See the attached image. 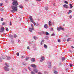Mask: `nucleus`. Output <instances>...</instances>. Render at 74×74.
Wrapping results in <instances>:
<instances>
[{"mask_svg":"<svg viewBox=\"0 0 74 74\" xmlns=\"http://www.w3.org/2000/svg\"><path fill=\"white\" fill-rule=\"evenodd\" d=\"M13 1L12 3V8L13 10H11L10 11L12 12L15 13V12L18 11L17 9V5H18V3L17 2V1L15 0H12Z\"/></svg>","mask_w":74,"mask_h":74,"instance_id":"obj_1","label":"nucleus"},{"mask_svg":"<svg viewBox=\"0 0 74 74\" xmlns=\"http://www.w3.org/2000/svg\"><path fill=\"white\" fill-rule=\"evenodd\" d=\"M5 65L7 66H5L4 67V69L5 71H9V69H8V67H9V65L8 64H7V63H5Z\"/></svg>","mask_w":74,"mask_h":74,"instance_id":"obj_2","label":"nucleus"},{"mask_svg":"<svg viewBox=\"0 0 74 74\" xmlns=\"http://www.w3.org/2000/svg\"><path fill=\"white\" fill-rule=\"evenodd\" d=\"M31 27H30L29 28V32H32L33 30H34V28H33V26L32 24H31Z\"/></svg>","mask_w":74,"mask_h":74,"instance_id":"obj_3","label":"nucleus"},{"mask_svg":"<svg viewBox=\"0 0 74 74\" xmlns=\"http://www.w3.org/2000/svg\"><path fill=\"white\" fill-rule=\"evenodd\" d=\"M4 31V27H2L0 29V33H3Z\"/></svg>","mask_w":74,"mask_h":74,"instance_id":"obj_4","label":"nucleus"},{"mask_svg":"<svg viewBox=\"0 0 74 74\" xmlns=\"http://www.w3.org/2000/svg\"><path fill=\"white\" fill-rule=\"evenodd\" d=\"M47 64L48 65V68H50L51 67V62H47Z\"/></svg>","mask_w":74,"mask_h":74,"instance_id":"obj_5","label":"nucleus"},{"mask_svg":"<svg viewBox=\"0 0 74 74\" xmlns=\"http://www.w3.org/2000/svg\"><path fill=\"white\" fill-rule=\"evenodd\" d=\"M31 66L32 67H33V68H36L37 67L36 65L34 64H31Z\"/></svg>","mask_w":74,"mask_h":74,"instance_id":"obj_6","label":"nucleus"},{"mask_svg":"<svg viewBox=\"0 0 74 74\" xmlns=\"http://www.w3.org/2000/svg\"><path fill=\"white\" fill-rule=\"evenodd\" d=\"M29 19L30 21H31V22H32V23H33V18H32V16H30L29 17Z\"/></svg>","mask_w":74,"mask_h":74,"instance_id":"obj_7","label":"nucleus"},{"mask_svg":"<svg viewBox=\"0 0 74 74\" xmlns=\"http://www.w3.org/2000/svg\"><path fill=\"white\" fill-rule=\"evenodd\" d=\"M9 37L10 38H11L12 39L14 38V36L12 35H9Z\"/></svg>","mask_w":74,"mask_h":74,"instance_id":"obj_8","label":"nucleus"},{"mask_svg":"<svg viewBox=\"0 0 74 74\" xmlns=\"http://www.w3.org/2000/svg\"><path fill=\"white\" fill-rule=\"evenodd\" d=\"M63 6L64 7V8H67L68 7H69V6H68V5L66 4L64 5Z\"/></svg>","mask_w":74,"mask_h":74,"instance_id":"obj_9","label":"nucleus"},{"mask_svg":"<svg viewBox=\"0 0 74 74\" xmlns=\"http://www.w3.org/2000/svg\"><path fill=\"white\" fill-rule=\"evenodd\" d=\"M49 26H52V23H51V21H49Z\"/></svg>","mask_w":74,"mask_h":74,"instance_id":"obj_10","label":"nucleus"},{"mask_svg":"<svg viewBox=\"0 0 74 74\" xmlns=\"http://www.w3.org/2000/svg\"><path fill=\"white\" fill-rule=\"evenodd\" d=\"M34 71L35 73H37V72H38V70L36 69H34Z\"/></svg>","mask_w":74,"mask_h":74,"instance_id":"obj_11","label":"nucleus"},{"mask_svg":"<svg viewBox=\"0 0 74 74\" xmlns=\"http://www.w3.org/2000/svg\"><path fill=\"white\" fill-rule=\"evenodd\" d=\"M35 58H33L31 59V61L32 62H35Z\"/></svg>","mask_w":74,"mask_h":74,"instance_id":"obj_12","label":"nucleus"},{"mask_svg":"<svg viewBox=\"0 0 74 74\" xmlns=\"http://www.w3.org/2000/svg\"><path fill=\"white\" fill-rule=\"evenodd\" d=\"M44 27L46 29H47V28H48V25H47V24H45L44 25Z\"/></svg>","mask_w":74,"mask_h":74,"instance_id":"obj_13","label":"nucleus"},{"mask_svg":"<svg viewBox=\"0 0 74 74\" xmlns=\"http://www.w3.org/2000/svg\"><path fill=\"white\" fill-rule=\"evenodd\" d=\"M11 42L12 44H14V39H12L11 40Z\"/></svg>","mask_w":74,"mask_h":74,"instance_id":"obj_14","label":"nucleus"},{"mask_svg":"<svg viewBox=\"0 0 74 74\" xmlns=\"http://www.w3.org/2000/svg\"><path fill=\"white\" fill-rule=\"evenodd\" d=\"M30 57H26L25 58V60L26 61H27L28 60H29V58Z\"/></svg>","mask_w":74,"mask_h":74,"instance_id":"obj_15","label":"nucleus"},{"mask_svg":"<svg viewBox=\"0 0 74 74\" xmlns=\"http://www.w3.org/2000/svg\"><path fill=\"white\" fill-rule=\"evenodd\" d=\"M44 40H42L41 42V43H40L41 45H42L43 44H44Z\"/></svg>","mask_w":74,"mask_h":74,"instance_id":"obj_16","label":"nucleus"},{"mask_svg":"<svg viewBox=\"0 0 74 74\" xmlns=\"http://www.w3.org/2000/svg\"><path fill=\"white\" fill-rule=\"evenodd\" d=\"M69 5H70V8L71 9L72 8L73 6V5H72V4H69Z\"/></svg>","mask_w":74,"mask_h":74,"instance_id":"obj_17","label":"nucleus"},{"mask_svg":"<svg viewBox=\"0 0 74 74\" xmlns=\"http://www.w3.org/2000/svg\"><path fill=\"white\" fill-rule=\"evenodd\" d=\"M44 47L45 48H46V49H47V48H48V46H47V45H45V44L44 45Z\"/></svg>","mask_w":74,"mask_h":74,"instance_id":"obj_18","label":"nucleus"},{"mask_svg":"<svg viewBox=\"0 0 74 74\" xmlns=\"http://www.w3.org/2000/svg\"><path fill=\"white\" fill-rule=\"evenodd\" d=\"M60 28H59L58 27H57V30H58V32H60Z\"/></svg>","mask_w":74,"mask_h":74,"instance_id":"obj_19","label":"nucleus"},{"mask_svg":"<svg viewBox=\"0 0 74 74\" xmlns=\"http://www.w3.org/2000/svg\"><path fill=\"white\" fill-rule=\"evenodd\" d=\"M19 8H23V6H22L21 5H20L19 6Z\"/></svg>","mask_w":74,"mask_h":74,"instance_id":"obj_20","label":"nucleus"},{"mask_svg":"<svg viewBox=\"0 0 74 74\" xmlns=\"http://www.w3.org/2000/svg\"><path fill=\"white\" fill-rule=\"evenodd\" d=\"M54 74H58V72L56 71H54Z\"/></svg>","mask_w":74,"mask_h":74,"instance_id":"obj_21","label":"nucleus"},{"mask_svg":"<svg viewBox=\"0 0 74 74\" xmlns=\"http://www.w3.org/2000/svg\"><path fill=\"white\" fill-rule=\"evenodd\" d=\"M46 34L47 36H49V33L48 32H46Z\"/></svg>","mask_w":74,"mask_h":74,"instance_id":"obj_22","label":"nucleus"},{"mask_svg":"<svg viewBox=\"0 0 74 74\" xmlns=\"http://www.w3.org/2000/svg\"><path fill=\"white\" fill-rule=\"evenodd\" d=\"M34 40H37L38 39V38L36 36H34Z\"/></svg>","mask_w":74,"mask_h":74,"instance_id":"obj_23","label":"nucleus"},{"mask_svg":"<svg viewBox=\"0 0 74 74\" xmlns=\"http://www.w3.org/2000/svg\"><path fill=\"white\" fill-rule=\"evenodd\" d=\"M60 29H61V30H63V31H64V28L62 27H60Z\"/></svg>","mask_w":74,"mask_h":74,"instance_id":"obj_24","label":"nucleus"},{"mask_svg":"<svg viewBox=\"0 0 74 74\" xmlns=\"http://www.w3.org/2000/svg\"><path fill=\"white\" fill-rule=\"evenodd\" d=\"M64 60H65V57H62V61H64Z\"/></svg>","mask_w":74,"mask_h":74,"instance_id":"obj_25","label":"nucleus"},{"mask_svg":"<svg viewBox=\"0 0 74 74\" xmlns=\"http://www.w3.org/2000/svg\"><path fill=\"white\" fill-rule=\"evenodd\" d=\"M7 60H10V59H11V58H10V57H8V56L7 57Z\"/></svg>","mask_w":74,"mask_h":74,"instance_id":"obj_26","label":"nucleus"},{"mask_svg":"<svg viewBox=\"0 0 74 74\" xmlns=\"http://www.w3.org/2000/svg\"><path fill=\"white\" fill-rule=\"evenodd\" d=\"M27 64L26 63H25V64L24 63H23V65H24V66H26Z\"/></svg>","mask_w":74,"mask_h":74,"instance_id":"obj_27","label":"nucleus"},{"mask_svg":"<svg viewBox=\"0 0 74 74\" xmlns=\"http://www.w3.org/2000/svg\"><path fill=\"white\" fill-rule=\"evenodd\" d=\"M14 38H16L17 37V36L16 34H14Z\"/></svg>","mask_w":74,"mask_h":74,"instance_id":"obj_28","label":"nucleus"},{"mask_svg":"<svg viewBox=\"0 0 74 74\" xmlns=\"http://www.w3.org/2000/svg\"><path fill=\"white\" fill-rule=\"evenodd\" d=\"M0 11H4V9L3 8H1L0 9Z\"/></svg>","mask_w":74,"mask_h":74,"instance_id":"obj_29","label":"nucleus"},{"mask_svg":"<svg viewBox=\"0 0 74 74\" xmlns=\"http://www.w3.org/2000/svg\"><path fill=\"white\" fill-rule=\"evenodd\" d=\"M28 69H29V70H30V71H32V69H31V68H30V67H28Z\"/></svg>","mask_w":74,"mask_h":74,"instance_id":"obj_30","label":"nucleus"},{"mask_svg":"<svg viewBox=\"0 0 74 74\" xmlns=\"http://www.w3.org/2000/svg\"><path fill=\"white\" fill-rule=\"evenodd\" d=\"M41 59L42 60H44V57H42Z\"/></svg>","mask_w":74,"mask_h":74,"instance_id":"obj_31","label":"nucleus"},{"mask_svg":"<svg viewBox=\"0 0 74 74\" xmlns=\"http://www.w3.org/2000/svg\"><path fill=\"white\" fill-rule=\"evenodd\" d=\"M5 30L7 32H8V28H6Z\"/></svg>","mask_w":74,"mask_h":74,"instance_id":"obj_32","label":"nucleus"},{"mask_svg":"<svg viewBox=\"0 0 74 74\" xmlns=\"http://www.w3.org/2000/svg\"><path fill=\"white\" fill-rule=\"evenodd\" d=\"M69 13H71V12H72V11L71 10H69Z\"/></svg>","mask_w":74,"mask_h":74,"instance_id":"obj_33","label":"nucleus"},{"mask_svg":"<svg viewBox=\"0 0 74 74\" xmlns=\"http://www.w3.org/2000/svg\"><path fill=\"white\" fill-rule=\"evenodd\" d=\"M32 74H35V73L33 72V71H31Z\"/></svg>","mask_w":74,"mask_h":74,"instance_id":"obj_34","label":"nucleus"},{"mask_svg":"<svg viewBox=\"0 0 74 74\" xmlns=\"http://www.w3.org/2000/svg\"><path fill=\"white\" fill-rule=\"evenodd\" d=\"M17 55L18 56H19V53H17Z\"/></svg>","mask_w":74,"mask_h":74,"instance_id":"obj_35","label":"nucleus"},{"mask_svg":"<svg viewBox=\"0 0 74 74\" xmlns=\"http://www.w3.org/2000/svg\"><path fill=\"white\" fill-rule=\"evenodd\" d=\"M33 23L34 26H36V23H35V22H33Z\"/></svg>","mask_w":74,"mask_h":74,"instance_id":"obj_36","label":"nucleus"},{"mask_svg":"<svg viewBox=\"0 0 74 74\" xmlns=\"http://www.w3.org/2000/svg\"><path fill=\"white\" fill-rule=\"evenodd\" d=\"M64 3L66 4H68V2L66 1H65Z\"/></svg>","mask_w":74,"mask_h":74,"instance_id":"obj_37","label":"nucleus"},{"mask_svg":"<svg viewBox=\"0 0 74 74\" xmlns=\"http://www.w3.org/2000/svg\"><path fill=\"white\" fill-rule=\"evenodd\" d=\"M55 36V34H51V36Z\"/></svg>","mask_w":74,"mask_h":74,"instance_id":"obj_38","label":"nucleus"},{"mask_svg":"<svg viewBox=\"0 0 74 74\" xmlns=\"http://www.w3.org/2000/svg\"><path fill=\"white\" fill-rule=\"evenodd\" d=\"M43 61H44V60H40V62H43Z\"/></svg>","mask_w":74,"mask_h":74,"instance_id":"obj_39","label":"nucleus"},{"mask_svg":"<svg viewBox=\"0 0 74 74\" xmlns=\"http://www.w3.org/2000/svg\"><path fill=\"white\" fill-rule=\"evenodd\" d=\"M46 32H42V33H43L44 34H46Z\"/></svg>","mask_w":74,"mask_h":74,"instance_id":"obj_40","label":"nucleus"},{"mask_svg":"<svg viewBox=\"0 0 74 74\" xmlns=\"http://www.w3.org/2000/svg\"><path fill=\"white\" fill-rule=\"evenodd\" d=\"M63 41H64V42L66 41V38H64V39H63Z\"/></svg>","mask_w":74,"mask_h":74,"instance_id":"obj_41","label":"nucleus"},{"mask_svg":"<svg viewBox=\"0 0 74 74\" xmlns=\"http://www.w3.org/2000/svg\"><path fill=\"white\" fill-rule=\"evenodd\" d=\"M45 8L46 10L47 11V10H48V8L46 7Z\"/></svg>","mask_w":74,"mask_h":74,"instance_id":"obj_42","label":"nucleus"},{"mask_svg":"<svg viewBox=\"0 0 74 74\" xmlns=\"http://www.w3.org/2000/svg\"><path fill=\"white\" fill-rule=\"evenodd\" d=\"M58 42H60V39H58Z\"/></svg>","mask_w":74,"mask_h":74,"instance_id":"obj_43","label":"nucleus"},{"mask_svg":"<svg viewBox=\"0 0 74 74\" xmlns=\"http://www.w3.org/2000/svg\"><path fill=\"white\" fill-rule=\"evenodd\" d=\"M1 21H3V18H1Z\"/></svg>","mask_w":74,"mask_h":74,"instance_id":"obj_44","label":"nucleus"},{"mask_svg":"<svg viewBox=\"0 0 74 74\" xmlns=\"http://www.w3.org/2000/svg\"><path fill=\"white\" fill-rule=\"evenodd\" d=\"M69 18L70 19H71V18H72V16L71 15L70 16Z\"/></svg>","mask_w":74,"mask_h":74,"instance_id":"obj_45","label":"nucleus"},{"mask_svg":"<svg viewBox=\"0 0 74 74\" xmlns=\"http://www.w3.org/2000/svg\"><path fill=\"white\" fill-rule=\"evenodd\" d=\"M5 23H4V22H3L2 23V25H5Z\"/></svg>","mask_w":74,"mask_h":74,"instance_id":"obj_46","label":"nucleus"},{"mask_svg":"<svg viewBox=\"0 0 74 74\" xmlns=\"http://www.w3.org/2000/svg\"><path fill=\"white\" fill-rule=\"evenodd\" d=\"M69 66L70 67H72V66H73V65H72V64H70Z\"/></svg>","mask_w":74,"mask_h":74,"instance_id":"obj_47","label":"nucleus"},{"mask_svg":"<svg viewBox=\"0 0 74 74\" xmlns=\"http://www.w3.org/2000/svg\"><path fill=\"white\" fill-rule=\"evenodd\" d=\"M3 3H2L1 4H0V6H2V5H3Z\"/></svg>","mask_w":74,"mask_h":74,"instance_id":"obj_48","label":"nucleus"},{"mask_svg":"<svg viewBox=\"0 0 74 74\" xmlns=\"http://www.w3.org/2000/svg\"><path fill=\"white\" fill-rule=\"evenodd\" d=\"M45 74H48V73L47 72L45 71Z\"/></svg>","mask_w":74,"mask_h":74,"instance_id":"obj_49","label":"nucleus"},{"mask_svg":"<svg viewBox=\"0 0 74 74\" xmlns=\"http://www.w3.org/2000/svg\"><path fill=\"white\" fill-rule=\"evenodd\" d=\"M39 24H38V23H37L36 24V26H39Z\"/></svg>","mask_w":74,"mask_h":74,"instance_id":"obj_50","label":"nucleus"},{"mask_svg":"<svg viewBox=\"0 0 74 74\" xmlns=\"http://www.w3.org/2000/svg\"><path fill=\"white\" fill-rule=\"evenodd\" d=\"M0 62H2V60H1V58L0 57Z\"/></svg>","mask_w":74,"mask_h":74,"instance_id":"obj_51","label":"nucleus"},{"mask_svg":"<svg viewBox=\"0 0 74 74\" xmlns=\"http://www.w3.org/2000/svg\"><path fill=\"white\" fill-rule=\"evenodd\" d=\"M67 41H70V39H69V38L67 40Z\"/></svg>","mask_w":74,"mask_h":74,"instance_id":"obj_52","label":"nucleus"},{"mask_svg":"<svg viewBox=\"0 0 74 74\" xmlns=\"http://www.w3.org/2000/svg\"><path fill=\"white\" fill-rule=\"evenodd\" d=\"M38 74H41V73L40 72H38Z\"/></svg>","mask_w":74,"mask_h":74,"instance_id":"obj_53","label":"nucleus"},{"mask_svg":"<svg viewBox=\"0 0 74 74\" xmlns=\"http://www.w3.org/2000/svg\"><path fill=\"white\" fill-rule=\"evenodd\" d=\"M27 48L29 49V47H27Z\"/></svg>","mask_w":74,"mask_h":74,"instance_id":"obj_54","label":"nucleus"},{"mask_svg":"<svg viewBox=\"0 0 74 74\" xmlns=\"http://www.w3.org/2000/svg\"><path fill=\"white\" fill-rule=\"evenodd\" d=\"M11 23V22H10V25H12Z\"/></svg>","mask_w":74,"mask_h":74,"instance_id":"obj_55","label":"nucleus"},{"mask_svg":"<svg viewBox=\"0 0 74 74\" xmlns=\"http://www.w3.org/2000/svg\"><path fill=\"white\" fill-rule=\"evenodd\" d=\"M36 1H41V0H36Z\"/></svg>","mask_w":74,"mask_h":74,"instance_id":"obj_56","label":"nucleus"},{"mask_svg":"<svg viewBox=\"0 0 74 74\" xmlns=\"http://www.w3.org/2000/svg\"><path fill=\"white\" fill-rule=\"evenodd\" d=\"M71 47L72 48H74V47H73V46H71Z\"/></svg>","mask_w":74,"mask_h":74,"instance_id":"obj_57","label":"nucleus"},{"mask_svg":"<svg viewBox=\"0 0 74 74\" xmlns=\"http://www.w3.org/2000/svg\"><path fill=\"white\" fill-rule=\"evenodd\" d=\"M18 42H21V41H20L19 40H18Z\"/></svg>","mask_w":74,"mask_h":74,"instance_id":"obj_58","label":"nucleus"},{"mask_svg":"<svg viewBox=\"0 0 74 74\" xmlns=\"http://www.w3.org/2000/svg\"><path fill=\"white\" fill-rule=\"evenodd\" d=\"M53 5H54V6L55 5V3H54L53 4Z\"/></svg>","mask_w":74,"mask_h":74,"instance_id":"obj_59","label":"nucleus"},{"mask_svg":"<svg viewBox=\"0 0 74 74\" xmlns=\"http://www.w3.org/2000/svg\"><path fill=\"white\" fill-rule=\"evenodd\" d=\"M68 14H70V13H69V12H68Z\"/></svg>","mask_w":74,"mask_h":74,"instance_id":"obj_60","label":"nucleus"},{"mask_svg":"<svg viewBox=\"0 0 74 74\" xmlns=\"http://www.w3.org/2000/svg\"><path fill=\"white\" fill-rule=\"evenodd\" d=\"M51 30H53V28H51Z\"/></svg>","mask_w":74,"mask_h":74,"instance_id":"obj_61","label":"nucleus"},{"mask_svg":"<svg viewBox=\"0 0 74 74\" xmlns=\"http://www.w3.org/2000/svg\"><path fill=\"white\" fill-rule=\"evenodd\" d=\"M25 70H26V71H27V69H25Z\"/></svg>","mask_w":74,"mask_h":74,"instance_id":"obj_62","label":"nucleus"},{"mask_svg":"<svg viewBox=\"0 0 74 74\" xmlns=\"http://www.w3.org/2000/svg\"><path fill=\"white\" fill-rule=\"evenodd\" d=\"M3 59H5V58H3Z\"/></svg>","mask_w":74,"mask_h":74,"instance_id":"obj_63","label":"nucleus"},{"mask_svg":"<svg viewBox=\"0 0 74 74\" xmlns=\"http://www.w3.org/2000/svg\"><path fill=\"white\" fill-rule=\"evenodd\" d=\"M23 56H22V58H23Z\"/></svg>","mask_w":74,"mask_h":74,"instance_id":"obj_64","label":"nucleus"}]
</instances>
